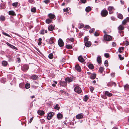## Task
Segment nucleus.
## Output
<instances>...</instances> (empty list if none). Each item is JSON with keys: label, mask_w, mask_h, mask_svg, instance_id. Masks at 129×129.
Segmentation results:
<instances>
[{"label": "nucleus", "mask_w": 129, "mask_h": 129, "mask_svg": "<svg viewBox=\"0 0 129 129\" xmlns=\"http://www.w3.org/2000/svg\"><path fill=\"white\" fill-rule=\"evenodd\" d=\"M54 38L53 37L51 38L49 40V43L50 44H52L54 42Z\"/></svg>", "instance_id": "20"}, {"label": "nucleus", "mask_w": 129, "mask_h": 129, "mask_svg": "<svg viewBox=\"0 0 129 129\" xmlns=\"http://www.w3.org/2000/svg\"><path fill=\"white\" fill-rule=\"evenodd\" d=\"M69 40L71 42H73L74 40V38H68Z\"/></svg>", "instance_id": "53"}, {"label": "nucleus", "mask_w": 129, "mask_h": 129, "mask_svg": "<svg viewBox=\"0 0 129 129\" xmlns=\"http://www.w3.org/2000/svg\"><path fill=\"white\" fill-rule=\"evenodd\" d=\"M2 33L3 35H4L7 36L9 37H10V36L8 34H7V33L5 32H2Z\"/></svg>", "instance_id": "50"}, {"label": "nucleus", "mask_w": 129, "mask_h": 129, "mask_svg": "<svg viewBox=\"0 0 129 129\" xmlns=\"http://www.w3.org/2000/svg\"><path fill=\"white\" fill-rule=\"evenodd\" d=\"M94 35L95 36H99V34L97 32H96L94 34Z\"/></svg>", "instance_id": "58"}, {"label": "nucleus", "mask_w": 129, "mask_h": 129, "mask_svg": "<svg viewBox=\"0 0 129 129\" xmlns=\"http://www.w3.org/2000/svg\"><path fill=\"white\" fill-rule=\"evenodd\" d=\"M9 14L10 15L13 16H15L16 15V14L15 12L13 11H10L8 12Z\"/></svg>", "instance_id": "13"}, {"label": "nucleus", "mask_w": 129, "mask_h": 129, "mask_svg": "<svg viewBox=\"0 0 129 129\" xmlns=\"http://www.w3.org/2000/svg\"><path fill=\"white\" fill-rule=\"evenodd\" d=\"M58 44L60 47L63 46L64 43L63 41L61 39H59L58 41Z\"/></svg>", "instance_id": "5"}, {"label": "nucleus", "mask_w": 129, "mask_h": 129, "mask_svg": "<svg viewBox=\"0 0 129 129\" xmlns=\"http://www.w3.org/2000/svg\"><path fill=\"white\" fill-rule=\"evenodd\" d=\"M88 98H89L87 95H85L83 99V100L85 101L86 102Z\"/></svg>", "instance_id": "35"}, {"label": "nucleus", "mask_w": 129, "mask_h": 129, "mask_svg": "<svg viewBox=\"0 0 129 129\" xmlns=\"http://www.w3.org/2000/svg\"><path fill=\"white\" fill-rule=\"evenodd\" d=\"M37 113L38 114L41 115H43L44 113V111L42 110L38 111H37Z\"/></svg>", "instance_id": "21"}, {"label": "nucleus", "mask_w": 129, "mask_h": 129, "mask_svg": "<svg viewBox=\"0 0 129 129\" xmlns=\"http://www.w3.org/2000/svg\"><path fill=\"white\" fill-rule=\"evenodd\" d=\"M40 33L41 34H44V30L43 29L40 30Z\"/></svg>", "instance_id": "48"}, {"label": "nucleus", "mask_w": 129, "mask_h": 129, "mask_svg": "<svg viewBox=\"0 0 129 129\" xmlns=\"http://www.w3.org/2000/svg\"><path fill=\"white\" fill-rule=\"evenodd\" d=\"M97 62L98 63L100 64L101 63V59L100 56H99L97 57Z\"/></svg>", "instance_id": "18"}, {"label": "nucleus", "mask_w": 129, "mask_h": 129, "mask_svg": "<svg viewBox=\"0 0 129 129\" xmlns=\"http://www.w3.org/2000/svg\"><path fill=\"white\" fill-rule=\"evenodd\" d=\"M91 10V7L89 6H88L86 7L85 9V11L87 12H89Z\"/></svg>", "instance_id": "24"}, {"label": "nucleus", "mask_w": 129, "mask_h": 129, "mask_svg": "<svg viewBox=\"0 0 129 129\" xmlns=\"http://www.w3.org/2000/svg\"><path fill=\"white\" fill-rule=\"evenodd\" d=\"M74 90L75 92L78 93H81L82 91L80 88L78 86H76L74 88Z\"/></svg>", "instance_id": "1"}, {"label": "nucleus", "mask_w": 129, "mask_h": 129, "mask_svg": "<svg viewBox=\"0 0 129 129\" xmlns=\"http://www.w3.org/2000/svg\"><path fill=\"white\" fill-rule=\"evenodd\" d=\"M29 68V67L28 65L25 64L24 65L22 68V70L23 71H27Z\"/></svg>", "instance_id": "8"}, {"label": "nucleus", "mask_w": 129, "mask_h": 129, "mask_svg": "<svg viewBox=\"0 0 129 129\" xmlns=\"http://www.w3.org/2000/svg\"><path fill=\"white\" fill-rule=\"evenodd\" d=\"M126 19L127 22H129V17H127Z\"/></svg>", "instance_id": "63"}, {"label": "nucleus", "mask_w": 129, "mask_h": 129, "mask_svg": "<svg viewBox=\"0 0 129 129\" xmlns=\"http://www.w3.org/2000/svg\"><path fill=\"white\" fill-rule=\"evenodd\" d=\"M51 21L52 20L49 19H47L46 20V23L48 24L50 23Z\"/></svg>", "instance_id": "30"}, {"label": "nucleus", "mask_w": 129, "mask_h": 129, "mask_svg": "<svg viewBox=\"0 0 129 129\" xmlns=\"http://www.w3.org/2000/svg\"><path fill=\"white\" fill-rule=\"evenodd\" d=\"M90 90L91 92H93V91L94 89V88L92 86H90L89 87Z\"/></svg>", "instance_id": "37"}, {"label": "nucleus", "mask_w": 129, "mask_h": 129, "mask_svg": "<svg viewBox=\"0 0 129 129\" xmlns=\"http://www.w3.org/2000/svg\"><path fill=\"white\" fill-rule=\"evenodd\" d=\"M54 115V113L53 112H51L48 114L47 116V119L49 120H50L51 119L53 116Z\"/></svg>", "instance_id": "6"}, {"label": "nucleus", "mask_w": 129, "mask_h": 129, "mask_svg": "<svg viewBox=\"0 0 129 129\" xmlns=\"http://www.w3.org/2000/svg\"><path fill=\"white\" fill-rule=\"evenodd\" d=\"M48 56H49V58L50 59H52L53 57V54L52 53L50 54Z\"/></svg>", "instance_id": "41"}, {"label": "nucleus", "mask_w": 129, "mask_h": 129, "mask_svg": "<svg viewBox=\"0 0 129 129\" xmlns=\"http://www.w3.org/2000/svg\"><path fill=\"white\" fill-rule=\"evenodd\" d=\"M88 67L91 69H93L94 68V66L92 64H90L88 65Z\"/></svg>", "instance_id": "33"}, {"label": "nucleus", "mask_w": 129, "mask_h": 129, "mask_svg": "<svg viewBox=\"0 0 129 129\" xmlns=\"http://www.w3.org/2000/svg\"><path fill=\"white\" fill-rule=\"evenodd\" d=\"M83 117V116L81 114H79L76 116V118L78 119H80Z\"/></svg>", "instance_id": "17"}, {"label": "nucleus", "mask_w": 129, "mask_h": 129, "mask_svg": "<svg viewBox=\"0 0 129 129\" xmlns=\"http://www.w3.org/2000/svg\"><path fill=\"white\" fill-rule=\"evenodd\" d=\"M60 85L62 86H65L67 85V83L64 81H62L60 82Z\"/></svg>", "instance_id": "19"}, {"label": "nucleus", "mask_w": 129, "mask_h": 129, "mask_svg": "<svg viewBox=\"0 0 129 129\" xmlns=\"http://www.w3.org/2000/svg\"><path fill=\"white\" fill-rule=\"evenodd\" d=\"M54 28L53 25H50L48 27V30L49 31H52L53 30Z\"/></svg>", "instance_id": "23"}, {"label": "nucleus", "mask_w": 129, "mask_h": 129, "mask_svg": "<svg viewBox=\"0 0 129 129\" xmlns=\"http://www.w3.org/2000/svg\"><path fill=\"white\" fill-rule=\"evenodd\" d=\"M124 49V47H120L118 49V51L120 53H121L123 51Z\"/></svg>", "instance_id": "26"}, {"label": "nucleus", "mask_w": 129, "mask_h": 129, "mask_svg": "<svg viewBox=\"0 0 129 129\" xmlns=\"http://www.w3.org/2000/svg\"><path fill=\"white\" fill-rule=\"evenodd\" d=\"M105 57L106 58H108L109 57V54L108 53H106L104 54Z\"/></svg>", "instance_id": "40"}, {"label": "nucleus", "mask_w": 129, "mask_h": 129, "mask_svg": "<svg viewBox=\"0 0 129 129\" xmlns=\"http://www.w3.org/2000/svg\"><path fill=\"white\" fill-rule=\"evenodd\" d=\"M115 73H112L111 74V75L112 77H114L115 75Z\"/></svg>", "instance_id": "60"}, {"label": "nucleus", "mask_w": 129, "mask_h": 129, "mask_svg": "<svg viewBox=\"0 0 129 129\" xmlns=\"http://www.w3.org/2000/svg\"><path fill=\"white\" fill-rule=\"evenodd\" d=\"M44 2L46 4H47L50 2V1L49 0H45L44 1Z\"/></svg>", "instance_id": "55"}, {"label": "nucleus", "mask_w": 129, "mask_h": 129, "mask_svg": "<svg viewBox=\"0 0 129 129\" xmlns=\"http://www.w3.org/2000/svg\"><path fill=\"white\" fill-rule=\"evenodd\" d=\"M81 1L83 3H85L86 2V0H81Z\"/></svg>", "instance_id": "61"}, {"label": "nucleus", "mask_w": 129, "mask_h": 129, "mask_svg": "<svg viewBox=\"0 0 129 129\" xmlns=\"http://www.w3.org/2000/svg\"><path fill=\"white\" fill-rule=\"evenodd\" d=\"M60 91V92L61 93H65V91H63V90H61L60 91Z\"/></svg>", "instance_id": "62"}, {"label": "nucleus", "mask_w": 129, "mask_h": 129, "mask_svg": "<svg viewBox=\"0 0 129 129\" xmlns=\"http://www.w3.org/2000/svg\"><path fill=\"white\" fill-rule=\"evenodd\" d=\"M118 56L120 60H123L124 59V58L123 57H121V55L119 54L118 55Z\"/></svg>", "instance_id": "38"}, {"label": "nucleus", "mask_w": 129, "mask_h": 129, "mask_svg": "<svg viewBox=\"0 0 129 129\" xmlns=\"http://www.w3.org/2000/svg\"><path fill=\"white\" fill-rule=\"evenodd\" d=\"M10 47L12 48L16 49V47L11 45Z\"/></svg>", "instance_id": "57"}, {"label": "nucleus", "mask_w": 129, "mask_h": 129, "mask_svg": "<svg viewBox=\"0 0 129 129\" xmlns=\"http://www.w3.org/2000/svg\"><path fill=\"white\" fill-rule=\"evenodd\" d=\"M108 12L107 10L103 9L102 11L101 12V16L103 17L106 16L107 15Z\"/></svg>", "instance_id": "3"}, {"label": "nucleus", "mask_w": 129, "mask_h": 129, "mask_svg": "<svg viewBox=\"0 0 129 129\" xmlns=\"http://www.w3.org/2000/svg\"><path fill=\"white\" fill-rule=\"evenodd\" d=\"M54 108L55 109H57V110H59V108L58 107V105L56 104L54 107Z\"/></svg>", "instance_id": "43"}, {"label": "nucleus", "mask_w": 129, "mask_h": 129, "mask_svg": "<svg viewBox=\"0 0 129 129\" xmlns=\"http://www.w3.org/2000/svg\"><path fill=\"white\" fill-rule=\"evenodd\" d=\"M48 16L51 19H52L54 18L55 17L54 15L51 13L48 14Z\"/></svg>", "instance_id": "10"}, {"label": "nucleus", "mask_w": 129, "mask_h": 129, "mask_svg": "<svg viewBox=\"0 0 129 129\" xmlns=\"http://www.w3.org/2000/svg\"><path fill=\"white\" fill-rule=\"evenodd\" d=\"M57 117L59 119H61L62 117V115L60 113H58L57 115Z\"/></svg>", "instance_id": "29"}, {"label": "nucleus", "mask_w": 129, "mask_h": 129, "mask_svg": "<svg viewBox=\"0 0 129 129\" xmlns=\"http://www.w3.org/2000/svg\"><path fill=\"white\" fill-rule=\"evenodd\" d=\"M65 81L66 82L69 83L73 81V78L71 77H67L65 78Z\"/></svg>", "instance_id": "7"}, {"label": "nucleus", "mask_w": 129, "mask_h": 129, "mask_svg": "<svg viewBox=\"0 0 129 129\" xmlns=\"http://www.w3.org/2000/svg\"><path fill=\"white\" fill-rule=\"evenodd\" d=\"M118 18L121 19H122L123 18L122 15L121 14H119L118 15Z\"/></svg>", "instance_id": "31"}, {"label": "nucleus", "mask_w": 129, "mask_h": 129, "mask_svg": "<svg viewBox=\"0 0 129 129\" xmlns=\"http://www.w3.org/2000/svg\"><path fill=\"white\" fill-rule=\"evenodd\" d=\"M31 11L32 12H35L36 11V9L35 8L33 7L31 8Z\"/></svg>", "instance_id": "36"}, {"label": "nucleus", "mask_w": 129, "mask_h": 129, "mask_svg": "<svg viewBox=\"0 0 129 129\" xmlns=\"http://www.w3.org/2000/svg\"><path fill=\"white\" fill-rule=\"evenodd\" d=\"M118 29L119 30H122L124 29V27L122 25H120L118 27Z\"/></svg>", "instance_id": "28"}, {"label": "nucleus", "mask_w": 129, "mask_h": 129, "mask_svg": "<svg viewBox=\"0 0 129 129\" xmlns=\"http://www.w3.org/2000/svg\"><path fill=\"white\" fill-rule=\"evenodd\" d=\"M25 87L26 89H28L30 87V85L28 83H27L25 85Z\"/></svg>", "instance_id": "32"}, {"label": "nucleus", "mask_w": 129, "mask_h": 129, "mask_svg": "<svg viewBox=\"0 0 129 129\" xmlns=\"http://www.w3.org/2000/svg\"><path fill=\"white\" fill-rule=\"evenodd\" d=\"M129 42L127 41H126V45H129Z\"/></svg>", "instance_id": "64"}, {"label": "nucleus", "mask_w": 129, "mask_h": 129, "mask_svg": "<svg viewBox=\"0 0 129 129\" xmlns=\"http://www.w3.org/2000/svg\"><path fill=\"white\" fill-rule=\"evenodd\" d=\"M75 69L78 71L80 72L81 70L80 67L78 65H77L75 66Z\"/></svg>", "instance_id": "12"}, {"label": "nucleus", "mask_w": 129, "mask_h": 129, "mask_svg": "<svg viewBox=\"0 0 129 129\" xmlns=\"http://www.w3.org/2000/svg\"><path fill=\"white\" fill-rule=\"evenodd\" d=\"M108 86H111L113 85V83L112 82H109L107 84Z\"/></svg>", "instance_id": "45"}, {"label": "nucleus", "mask_w": 129, "mask_h": 129, "mask_svg": "<svg viewBox=\"0 0 129 129\" xmlns=\"http://www.w3.org/2000/svg\"><path fill=\"white\" fill-rule=\"evenodd\" d=\"M104 69V68H103V67H100L99 69L100 72L102 73Z\"/></svg>", "instance_id": "39"}, {"label": "nucleus", "mask_w": 129, "mask_h": 129, "mask_svg": "<svg viewBox=\"0 0 129 129\" xmlns=\"http://www.w3.org/2000/svg\"><path fill=\"white\" fill-rule=\"evenodd\" d=\"M18 4V2L14 3H13L12 5L13 6H14L15 7H16L17 6V5Z\"/></svg>", "instance_id": "47"}, {"label": "nucleus", "mask_w": 129, "mask_h": 129, "mask_svg": "<svg viewBox=\"0 0 129 129\" xmlns=\"http://www.w3.org/2000/svg\"><path fill=\"white\" fill-rule=\"evenodd\" d=\"M66 48L68 49H71L72 48V47L71 45H66Z\"/></svg>", "instance_id": "34"}, {"label": "nucleus", "mask_w": 129, "mask_h": 129, "mask_svg": "<svg viewBox=\"0 0 129 129\" xmlns=\"http://www.w3.org/2000/svg\"><path fill=\"white\" fill-rule=\"evenodd\" d=\"M127 21L126 19L124 20L122 22V24L123 25H125L127 22Z\"/></svg>", "instance_id": "42"}, {"label": "nucleus", "mask_w": 129, "mask_h": 129, "mask_svg": "<svg viewBox=\"0 0 129 129\" xmlns=\"http://www.w3.org/2000/svg\"><path fill=\"white\" fill-rule=\"evenodd\" d=\"M78 59L79 61L81 62H83L84 60L81 56H80L78 57Z\"/></svg>", "instance_id": "14"}, {"label": "nucleus", "mask_w": 129, "mask_h": 129, "mask_svg": "<svg viewBox=\"0 0 129 129\" xmlns=\"http://www.w3.org/2000/svg\"><path fill=\"white\" fill-rule=\"evenodd\" d=\"M104 64L105 66H108V62L107 60H106L105 61L104 63Z\"/></svg>", "instance_id": "46"}, {"label": "nucleus", "mask_w": 129, "mask_h": 129, "mask_svg": "<svg viewBox=\"0 0 129 129\" xmlns=\"http://www.w3.org/2000/svg\"><path fill=\"white\" fill-rule=\"evenodd\" d=\"M84 25L82 23H81L80 24V26L79 27V28L81 29V28H83L84 27Z\"/></svg>", "instance_id": "44"}, {"label": "nucleus", "mask_w": 129, "mask_h": 129, "mask_svg": "<svg viewBox=\"0 0 129 129\" xmlns=\"http://www.w3.org/2000/svg\"><path fill=\"white\" fill-rule=\"evenodd\" d=\"M5 19V18L4 16L2 15L0 17V20L1 21H4Z\"/></svg>", "instance_id": "27"}, {"label": "nucleus", "mask_w": 129, "mask_h": 129, "mask_svg": "<svg viewBox=\"0 0 129 129\" xmlns=\"http://www.w3.org/2000/svg\"><path fill=\"white\" fill-rule=\"evenodd\" d=\"M38 76L35 75H33L30 77V79L33 80H36L38 78Z\"/></svg>", "instance_id": "9"}, {"label": "nucleus", "mask_w": 129, "mask_h": 129, "mask_svg": "<svg viewBox=\"0 0 129 129\" xmlns=\"http://www.w3.org/2000/svg\"><path fill=\"white\" fill-rule=\"evenodd\" d=\"M124 89L126 90H127L129 89V85L127 84H126L124 86Z\"/></svg>", "instance_id": "25"}, {"label": "nucleus", "mask_w": 129, "mask_h": 129, "mask_svg": "<svg viewBox=\"0 0 129 129\" xmlns=\"http://www.w3.org/2000/svg\"><path fill=\"white\" fill-rule=\"evenodd\" d=\"M68 9L67 8H64L63 9V11L64 12H68Z\"/></svg>", "instance_id": "52"}, {"label": "nucleus", "mask_w": 129, "mask_h": 129, "mask_svg": "<svg viewBox=\"0 0 129 129\" xmlns=\"http://www.w3.org/2000/svg\"><path fill=\"white\" fill-rule=\"evenodd\" d=\"M2 64L3 66L5 67L8 64V62L7 61L4 60L2 62Z\"/></svg>", "instance_id": "22"}, {"label": "nucleus", "mask_w": 129, "mask_h": 129, "mask_svg": "<svg viewBox=\"0 0 129 129\" xmlns=\"http://www.w3.org/2000/svg\"><path fill=\"white\" fill-rule=\"evenodd\" d=\"M96 76V75L95 74H92L90 75V78L91 79H94L95 78Z\"/></svg>", "instance_id": "16"}, {"label": "nucleus", "mask_w": 129, "mask_h": 129, "mask_svg": "<svg viewBox=\"0 0 129 129\" xmlns=\"http://www.w3.org/2000/svg\"><path fill=\"white\" fill-rule=\"evenodd\" d=\"M111 19L112 20H113V21H115V18L113 17V16H112L111 17Z\"/></svg>", "instance_id": "59"}, {"label": "nucleus", "mask_w": 129, "mask_h": 129, "mask_svg": "<svg viewBox=\"0 0 129 129\" xmlns=\"http://www.w3.org/2000/svg\"><path fill=\"white\" fill-rule=\"evenodd\" d=\"M90 27V26H89L87 25H85V28H86L88 29Z\"/></svg>", "instance_id": "56"}, {"label": "nucleus", "mask_w": 129, "mask_h": 129, "mask_svg": "<svg viewBox=\"0 0 129 129\" xmlns=\"http://www.w3.org/2000/svg\"><path fill=\"white\" fill-rule=\"evenodd\" d=\"M95 30V29L94 28H92V29H91V30H90L89 31V32H90V33H92L94 31V30Z\"/></svg>", "instance_id": "51"}, {"label": "nucleus", "mask_w": 129, "mask_h": 129, "mask_svg": "<svg viewBox=\"0 0 129 129\" xmlns=\"http://www.w3.org/2000/svg\"><path fill=\"white\" fill-rule=\"evenodd\" d=\"M108 10L109 11V13L111 14L113 13V11L115 9L113 7L110 6L108 7Z\"/></svg>", "instance_id": "4"}, {"label": "nucleus", "mask_w": 129, "mask_h": 129, "mask_svg": "<svg viewBox=\"0 0 129 129\" xmlns=\"http://www.w3.org/2000/svg\"><path fill=\"white\" fill-rule=\"evenodd\" d=\"M104 39L106 41H109L111 40L112 38L110 36L108 35L105 34L104 36Z\"/></svg>", "instance_id": "2"}, {"label": "nucleus", "mask_w": 129, "mask_h": 129, "mask_svg": "<svg viewBox=\"0 0 129 129\" xmlns=\"http://www.w3.org/2000/svg\"><path fill=\"white\" fill-rule=\"evenodd\" d=\"M88 38L87 37H85L84 39V42H86L88 41Z\"/></svg>", "instance_id": "49"}, {"label": "nucleus", "mask_w": 129, "mask_h": 129, "mask_svg": "<svg viewBox=\"0 0 129 129\" xmlns=\"http://www.w3.org/2000/svg\"><path fill=\"white\" fill-rule=\"evenodd\" d=\"M112 45L113 47H115L116 45V44L115 42H113L112 43Z\"/></svg>", "instance_id": "54"}, {"label": "nucleus", "mask_w": 129, "mask_h": 129, "mask_svg": "<svg viewBox=\"0 0 129 129\" xmlns=\"http://www.w3.org/2000/svg\"><path fill=\"white\" fill-rule=\"evenodd\" d=\"M91 43L89 41L86 42L85 43V46L87 47H89L91 45Z\"/></svg>", "instance_id": "11"}, {"label": "nucleus", "mask_w": 129, "mask_h": 129, "mask_svg": "<svg viewBox=\"0 0 129 129\" xmlns=\"http://www.w3.org/2000/svg\"><path fill=\"white\" fill-rule=\"evenodd\" d=\"M105 94L108 97H111L112 95V94L109 93V92L106 91L105 93Z\"/></svg>", "instance_id": "15"}]
</instances>
